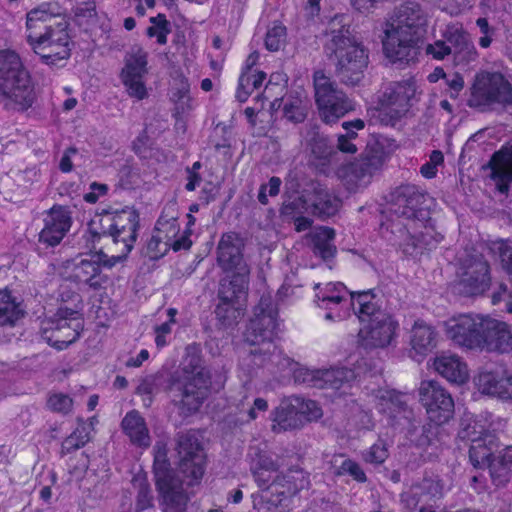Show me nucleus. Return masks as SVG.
Instances as JSON below:
<instances>
[{"label":"nucleus","instance_id":"18","mask_svg":"<svg viewBox=\"0 0 512 512\" xmlns=\"http://www.w3.org/2000/svg\"><path fill=\"white\" fill-rule=\"evenodd\" d=\"M385 151L381 144H368L360 157L346 167L345 178L352 188L366 187L383 165Z\"/></svg>","mask_w":512,"mask_h":512},{"label":"nucleus","instance_id":"31","mask_svg":"<svg viewBox=\"0 0 512 512\" xmlns=\"http://www.w3.org/2000/svg\"><path fill=\"white\" fill-rule=\"evenodd\" d=\"M438 333L433 326L423 320H416L410 331L411 350L416 353L420 361L437 346Z\"/></svg>","mask_w":512,"mask_h":512},{"label":"nucleus","instance_id":"20","mask_svg":"<svg viewBox=\"0 0 512 512\" xmlns=\"http://www.w3.org/2000/svg\"><path fill=\"white\" fill-rule=\"evenodd\" d=\"M147 52L140 46H133L125 56L121 78L129 96L142 100L147 96L143 81L147 73Z\"/></svg>","mask_w":512,"mask_h":512},{"label":"nucleus","instance_id":"46","mask_svg":"<svg viewBox=\"0 0 512 512\" xmlns=\"http://www.w3.org/2000/svg\"><path fill=\"white\" fill-rule=\"evenodd\" d=\"M276 469L277 464L270 456L264 453H257L255 457L252 458L251 471L259 487L266 485L271 480L270 474Z\"/></svg>","mask_w":512,"mask_h":512},{"label":"nucleus","instance_id":"26","mask_svg":"<svg viewBox=\"0 0 512 512\" xmlns=\"http://www.w3.org/2000/svg\"><path fill=\"white\" fill-rule=\"evenodd\" d=\"M43 221L44 227L39 233V242L47 247L58 245L71 226L70 214L62 206H53Z\"/></svg>","mask_w":512,"mask_h":512},{"label":"nucleus","instance_id":"48","mask_svg":"<svg viewBox=\"0 0 512 512\" xmlns=\"http://www.w3.org/2000/svg\"><path fill=\"white\" fill-rule=\"evenodd\" d=\"M292 401L296 404L300 419H302L304 423L316 421L323 415L321 407L314 400L292 396Z\"/></svg>","mask_w":512,"mask_h":512},{"label":"nucleus","instance_id":"28","mask_svg":"<svg viewBox=\"0 0 512 512\" xmlns=\"http://www.w3.org/2000/svg\"><path fill=\"white\" fill-rule=\"evenodd\" d=\"M379 301L375 289H368L351 292L348 305L352 307L354 314L361 322H370L372 318H377L378 314H388L381 309Z\"/></svg>","mask_w":512,"mask_h":512},{"label":"nucleus","instance_id":"34","mask_svg":"<svg viewBox=\"0 0 512 512\" xmlns=\"http://www.w3.org/2000/svg\"><path fill=\"white\" fill-rule=\"evenodd\" d=\"M435 370L449 382L463 384L468 379V369L465 362L455 354L443 353L434 359Z\"/></svg>","mask_w":512,"mask_h":512},{"label":"nucleus","instance_id":"40","mask_svg":"<svg viewBox=\"0 0 512 512\" xmlns=\"http://www.w3.org/2000/svg\"><path fill=\"white\" fill-rule=\"evenodd\" d=\"M266 78V73L245 68L239 77V83L236 91V98L239 102H245L253 91L259 89Z\"/></svg>","mask_w":512,"mask_h":512},{"label":"nucleus","instance_id":"51","mask_svg":"<svg viewBox=\"0 0 512 512\" xmlns=\"http://www.w3.org/2000/svg\"><path fill=\"white\" fill-rule=\"evenodd\" d=\"M172 376H208L202 366V359L197 353H188L182 362L181 368Z\"/></svg>","mask_w":512,"mask_h":512},{"label":"nucleus","instance_id":"36","mask_svg":"<svg viewBox=\"0 0 512 512\" xmlns=\"http://www.w3.org/2000/svg\"><path fill=\"white\" fill-rule=\"evenodd\" d=\"M270 484H278L279 492L282 491L292 499L299 491L309 487L310 479L309 474L303 469L292 467L275 476Z\"/></svg>","mask_w":512,"mask_h":512},{"label":"nucleus","instance_id":"39","mask_svg":"<svg viewBox=\"0 0 512 512\" xmlns=\"http://www.w3.org/2000/svg\"><path fill=\"white\" fill-rule=\"evenodd\" d=\"M497 445L494 436L484 435L478 439H474L469 448V459L475 468L485 467L490 460L495 457V448Z\"/></svg>","mask_w":512,"mask_h":512},{"label":"nucleus","instance_id":"55","mask_svg":"<svg viewBox=\"0 0 512 512\" xmlns=\"http://www.w3.org/2000/svg\"><path fill=\"white\" fill-rule=\"evenodd\" d=\"M307 211V202L301 196H296L293 199L285 200L280 209L282 218L292 220L295 217L302 215Z\"/></svg>","mask_w":512,"mask_h":512},{"label":"nucleus","instance_id":"64","mask_svg":"<svg viewBox=\"0 0 512 512\" xmlns=\"http://www.w3.org/2000/svg\"><path fill=\"white\" fill-rule=\"evenodd\" d=\"M156 390V378L153 375L145 377L136 389V393L144 396L143 402L146 407H149L153 401V394Z\"/></svg>","mask_w":512,"mask_h":512},{"label":"nucleus","instance_id":"35","mask_svg":"<svg viewBox=\"0 0 512 512\" xmlns=\"http://www.w3.org/2000/svg\"><path fill=\"white\" fill-rule=\"evenodd\" d=\"M101 268L99 261L96 260L94 254L90 258H82L73 264L69 278L76 282L88 285L90 288L97 290L101 288L103 280L100 278Z\"/></svg>","mask_w":512,"mask_h":512},{"label":"nucleus","instance_id":"45","mask_svg":"<svg viewBox=\"0 0 512 512\" xmlns=\"http://www.w3.org/2000/svg\"><path fill=\"white\" fill-rule=\"evenodd\" d=\"M92 426V420L89 423L80 421L76 429L62 442L61 453L69 454L85 446L90 440Z\"/></svg>","mask_w":512,"mask_h":512},{"label":"nucleus","instance_id":"15","mask_svg":"<svg viewBox=\"0 0 512 512\" xmlns=\"http://www.w3.org/2000/svg\"><path fill=\"white\" fill-rule=\"evenodd\" d=\"M419 399L432 423L445 424L454 415V400L438 381H422L419 387Z\"/></svg>","mask_w":512,"mask_h":512},{"label":"nucleus","instance_id":"53","mask_svg":"<svg viewBox=\"0 0 512 512\" xmlns=\"http://www.w3.org/2000/svg\"><path fill=\"white\" fill-rule=\"evenodd\" d=\"M154 462H153V473L154 476H160V482L162 483L164 478L163 474L172 471L170 468V462L167 457V447L164 443L157 442L154 446Z\"/></svg>","mask_w":512,"mask_h":512},{"label":"nucleus","instance_id":"12","mask_svg":"<svg viewBox=\"0 0 512 512\" xmlns=\"http://www.w3.org/2000/svg\"><path fill=\"white\" fill-rule=\"evenodd\" d=\"M315 102L320 119L326 124H334L347 113L355 109L353 101L338 88L335 81L324 71L313 74Z\"/></svg>","mask_w":512,"mask_h":512},{"label":"nucleus","instance_id":"32","mask_svg":"<svg viewBox=\"0 0 512 512\" xmlns=\"http://www.w3.org/2000/svg\"><path fill=\"white\" fill-rule=\"evenodd\" d=\"M61 18H67V16L57 2H44L27 13L26 28L28 33L31 30L39 31L43 26L58 23Z\"/></svg>","mask_w":512,"mask_h":512},{"label":"nucleus","instance_id":"24","mask_svg":"<svg viewBox=\"0 0 512 512\" xmlns=\"http://www.w3.org/2000/svg\"><path fill=\"white\" fill-rule=\"evenodd\" d=\"M442 37L447 41L450 55L456 64H467L477 58V50L461 23L446 25Z\"/></svg>","mask_w":512,"mask_h":512},{"label":"nucleus","instance_id":"16","mask_svg":"<svg viewBox=\"0 0 512 512\" xmlns=\"http://www.w3.org/2000/svg\"><path fill=\"white\" fill-rule=\"evenodd\" d=\"M486 317L473 314L454 316L445 322L446 335L455 344L468 349H481L484 343Z\"/></svg>","mask_w":512,"mask_h":512},{"label":"nucleus","instance_id":"25","mask_svg":"<svg viewBox=\"0 0 512 512\" xmlns=\"http://www.w3.org/2000/svg\"><path fill=\"white\" fill-rule=\"evenodd\" d=\"M414 92L413 86L408 82L391 83L380 100L385 115L391 121L400 119L409 110Z\"/></svg>","mask_w":512,"mask_h":512},{"label":"nucleus","instance_id":"41","mask_svg":"<svg viewBox=\"0 0 512 512\" xmlns=\"http://www.w3.org/2000/svg\"><path fill=\"white\" fill-rule=\"evenodd\" d=\"M341 206L338 197L327 190L319 189L315 191V198L312 203L313 214L325 219L334 216Z\"/></svg>","mask_w":512,"mask_h":512},{"label":"nucleus","instance_id":"54","mask_svg":"<svg viewBox=\"0 0 512 512\" xmlns=\"http://www.w3.org/2000/svg\"><path fill=\"white\" fill-rule=\"evenodd\" d=\"M286 27L282 24L274 23L266 33L265 46L271 52L279 51L286 42Z\"/></svg>","mask_w":512,"mask_h":512},{"label":"nucleus","instance_id":"23","mask_svg":"<svg viewBox=\"0 0 512 512\" xmlns=\"http://www.w3.org/2000/svg\"><path fill=\"white\" fill-rule=\"evenodd\" d=\"M398 322L390 314H378L360 331L362 344L366 348H384L397 336Z\"/></svg>","mask_w":512,"mask_h":512},{"label":"nucleus","instance_id":"47","mask_svg":"<svg viewBox=\"0 0 512 512\" xmlns=\"http://www.w3.org/2000/svg\"><path fill=\"white\" fill-rule=\"evenodd\" d=\"M22 316L18 305L12 300L9 293L0 290V325L14 326Z\"/></svg>","mask_w":512,"mask_h":512},{"label":"nucleus","instance_id":"17","mask_svg":"<svg viewBox=\"0 0 512 512\" xmlns=\"http://www.w3.org/2000/svg\"><path fill=\"white\" fill-rule=\"evenodd\" d=\"M354 378V371L346 367L310 369L304 366H299L293 371V379L296 383L317 389L329 388L338 390Z\"/></svg>","mask_w":512,"mask_h":512},{"label":"nucleus","instance_id":"3","mask_svg":"<svg viewBox=\"0 0 512 512\" xmlns=\"http://www.w3.org/2000/svg\"><path fill=\"white\" fill-rule=\"evenodd\" d=\"M324 52L335 59V75L346 86H356L364 78L368 67V50L359 43L350 25L348 15L337 14L328 23Z\"/></svg>","mask_w":512,"mask_h":512},{"label":"nucleus","instance_id":"52","mask_svg":"<svg viewBox=\"0 0 512 512\" xmlns=\"http://www.w3.org/2000/svg\"><path fill=\"white\" fill-rule=\"evenodd\" d=\"M268 408V403L263 398H256L254 400V404L251 408H249L246 412H240V415L233 416L229 414L228 417H226V424H228L230 427H237L242 425L245 422H248L250 420H254L257 417L256 411H266Z\"/></svg>","mask_w":512,"mask_h":512},{"label":"nucleus","instance_id":"59","mask_svg":"<svg viewBox=\"0 0 512 512\" xmlns=\"http://www.w3.org/2000/svg\"><path fill=\"white\" fill-rule=\"evenodd\" d=\"M47 407L53 412L68 414L72 411L73 400L67 394L54 393L48 397Z\"/></svg>","mask_w":512,"mask_h":512},{"label":"nucleus","instance_id":"19","mask_svg":"<svg viewBox=\"0 0 512 512\" xmlns=\"http://www.w3.org/2000/svg\"><path fill=\"white\" fill-rule=\"evenodd\" d=\"M442 495L443 486L440 480L424 478L402 492L400 500L406 512H435L436 500Z\"/></svg>","mask_w":512,"mask_h":512},{"label":"nucleus","instance_id":"61","mask_svg":"<svg viewBox=\"0 0 512 512\" xmlns=\"http://www.w3.org/2000/svg\"><path fill=\"white\" fill-rule=\"evenodd\" d=\"M284 117L295 124L302 123L307 116V112L304 106L301 105L300 100L294 102L286 101L283 106Z\"/></svg>","mask_w":512,"mask_h":512},{"label":"nucleus","instance_id":"49","mask_svg":"<svg viewBox=\"0 0 512 512\" xmlns=\"http://www.w3.org/2000/svg\"><path fill=\"white\" fill-rule=\"evenodd\" d=\"M489 469V474L492 483L496 487H505L510 480L511 468L509 465L501 461L498 457H493L492 460L486 465Z\"/></svg>","mask_w":512,"mask_h":512},{"label":"nucleus","instance_id":"6","mask_svg":"<svg viewBox=\"0 0 512 512\" xmlns=\"http://www.w3.org/2000/svg\"><path fill=\"white\" fill-rule=\"evenodd\" d=\"M36 100L35 86L19 56L12 51L0 53V104L6 110L25 112Z\"/></svg>","mask_w":512,"mask_h":512},{"label":"nucleus","instance_id":"27","mask_svg":"<svg viewBox=\"0 0 512 512\" xmlns=\"http://www.w3.org/2000/svg\"><path fill=\"white\" fill-rule=\"evenodd\" d=\"M483 337L481 350L501 354L512 351V332L505 322L486 317Z\"/></svg>","mask_w":512,"mask_h":512},{"label":"nucleus","instance_id":"10","mask_svg":"<svg viewBox=\"0 0 512 512\" xmlns=\"http://www.w3.org/2000/svg\"><path fill=\"white\" fill-rule=\"evenodd\" d=\"M69 25L68 18H61L58 23H51L43 26L42 30H31L27 33L28 44L43 64L57 66L71 56Z\"/></svg>","mask_w":512,"mask_h":512},{"label":"nucleus","instance_id":"14","mask_svg":"<svg viewBox=\"0 0 512 512\" xmlns=\"http://www.w3.org/2000/svg\"><path fill=\"white\" fill-rule=\"evenodd\" d=\"M209 376H172L170 391L185 415L197 412L207 397Z\"/></svg>","mask_w":512,"mask_h":512},{"label":"nucleus","instance_id":"57","mask_svg":"<svg viewBox=\"0 0 512 512\" xmlns=\"http://www.w3.org/2000/svg\"><path fill=\"white\" fill-rule=\"evenodd\" d=\"M333 473L336 476L350 475L354 480L361 483L367 480L366 474L360 465L351 459H345L340 466L335 468Z\"/></svg>","mask_w":512,"mask_h":512},{"label":"nucleus","instance_id":"5","mask_svg":"<svg viewBox=\"0 0 512 512\" xmlns=\"http://www.w3.org/2000/svg\"><path fill=\"white\" fill-rule=\"evenodd\" d=\"M99 231L91 230L93 241L102 238L111 240L120 245V254L108 256L103 251L94 254L99 261V267L112 268L124 261L134 247L139 228V214L136 210L126 207L120 211L107 212L101 215Z\"/></svg>","mask_w":512,"mask_h":512},{"label":"nucleus","instance_id":"38","mask_svg":"<svg viewBox=\"0 0 512 512\" xmlns=\"http://www.w3.org/2000/svg\"><path fill=\"white\" fill-rule=\"evenodd\" d=\"M122 428L131 442L140 447L150 445V436L144 418L138 411H131L122 420Z\"/></svg>","mask_w":512,"mask_h":512},{"label":"nucleus","instance_id":"37","mask_svg":"<svg viewBox=\"0 0 512 512\" xmlns=\"http://www.w3.org/2000/svg\"><path fill=\"white\" fill-rule=\"evenodd\" d=\"M305 139L311 153L320 160L331 161L336 155L334 144L330 139L320 132V127L316 123L306 125Z\"/></svg>","mask_w":512,"mask_h":512},{"label":"nucleus","instance_id":"7","mask_svg":"<svg viewBox=\"0 0 512 512\" xmlns=\"http://www.w3.org/2000/svg\"><path fill=\"white\" fill-rule=\"evenodd\" d=\"M69 299L70 306L61 305L55 317L43 320L40 327L42 339L59 351L73 344L83 330V322L80 318L81 296L78 293H72Z\"/></svg>","mask_w":512,"mask_h":512},{"label":"nucleus","instance_id":"44","mask_svg":"<svg viewBox=\"0 0 512 512\" xmlns=\"http://www.w3.org/2000/svg\"><path fill=\"white\" fill-rule=\"evenodd\" d=\"M132 487L136 492L135 504L137 511L153 507L154 495L146 473H137L132 478Z\"/></svg>","mask_w":512,"mask_h":512},{"label":"nucleus","instance_id":"2","mask_svg":"<svg viewBox=\"0 0 512 512\" xmlns=\"http://www.w3.org/2000/svg\"><path fill=\"white\" fill-rule=\"evenodd\" d=\"M427 22V13L416 2L407 1L396 7L384 30L382 43L386 57L401 65L415 62Z\"/></svg>","mask_w":512,"mask_h":512},{"label":"nucleus","instance_id":"43","mask_svg":"<svg viewBox=\"0 0 512 512\" xmlns=\"http://www.w3.org/2000/svg\"><path fill=\"white\" fill-rule=\"evenodd\" d=\"M343 293H351L347 290L343 283H327L324 290L317 292L315 297L319 307L324 309H332V306H337L342 302H347Z\"/></svg>","mask_w":512,"mask_h":512},{"label":"nucleus","instance_id":"8","mask_svg":"<svg viewBox=\"0 0 512 512\" xmlns=\"http://www.w3.org/2000/svg\"><path fill=\"white\" fill-rule=\"evenodd\" d=\"M467 106L481 113L512 109V84L500 72L476 74Z\"/></svg>","mask_w":512,"mask_h":512},{"label":"nucleus","instance_id":"62","mask_svg":"<svg viewBox=\"0 0 512 512\" xmlns=\"http://www.w3.org/2000/svg\"><path fill=\"white\" fill-rule=\"evenodd\" d=\"M155 232L161 233L167 241H172L179 232L177 219L175 217L167 219L161 215L156 222Z\"/></svg>","mask_w":512,"mask_h":512},{"label":"nucleus","instance_id":"30","mask_svg":"<svg viewBox=\"0 0 512 512\" xmlns=\"http://www.w3.org/2000/svg\"><path fill=\"white\" fill-rule=\"evenodd\" d=\"M491 178L495 181L497 190L507 194L512 183V149L506 148L495 152L490 161Z\"/></svg>","mask_w":512,"mask_h":512},{"label":"nucleus","instance_id":"60","mask_svg":"<svg viewBox=\"0 0 512 512\" xmlns=\"http://www.w3.org/2000/svg\"><path fill=\"white\" fill-rule=\"evenodd\" d=\"M400 247L407 256L417 257L424 253L418 234H412L408 228H406L404 238L400 242Z\"/></svg>","mask_w":512,"mask_h":512},{"label":"nucleus","instance_id":"29","mask_svg":"<svg viewBox=\"0 0 512 512\" xmlns=\"http://www.w3.org/2000/svg\"><path fill=\"white\" fill-rule=\"evenodd\" d=\"M278 484H269L261 492L253 494V507L257 512H290L291 499L279 492Z\"/></svg>","mask_w":512,"mask_h":512},{"label":"nucleus","instance_id":"11","mask_svg":"<svg viewBox=\"0 0 512 512\" xmlns=\"http://www.w3.org/2000/svg\"><path fill=\"white\" fill-rule=\"evenodd\" d=\"M490 264L475 249L465 250L457 261L455 289L466 297L483 295L491 286Z\"/></svg>","mask_w":512,"mask_h":512},{"label":"nucleus","instance_id":"33","mask_svg":"<svg viewBox=\"0 0 512 512\" xmlns=\"http://www.w3.org/2000/svg\"><path fill=\"white\" fill-rule=\"evenodd\" d=\"M272 420V430L276 433L296 430L304 426V421L300 419L298 408L292 401V396L280 402L279 406L273 411Z\"/></svg>","mask_w":512,"mask_h":512},{"label":"nucleus","instance_id":"63","mask_svg":"<svg viewBox=\"0 0 512 512\" xmlns=\"http://www.w3.org/2000/svg\"><path fill=\"white\" fill-rule=\"evenodd\" d=\"M387 457L388 450L385 443L381 440L373 444L364 454L366 462L376 465L382 464Z\"/></svg>","mask_w":512,"mask_h":512},{"label":"nucleus","instance_id":"56","mask_svg":"<svg viewBox=\"0 0 512 512\" xmlns=\"http://www.w3.org/2000/svg\"><path fill=\"white\" fill-rule=\"evenodd\" d=\"M170 248V242L161 233L155 232L147 244V254L150 259L163 257Z\"/></svg>","mask_w":512,"mask_h":512},{"label":"nucleus","instance_id":"42","mask_svg":"<svg viewBox=\"0 0 512 512\" xmlns=\"http://www.w3.org/2000/svg\"><path fill=\"white\" fill-rule=\"evenodd\" d=\"M335 231L329 227H323L313 236V253L321 257L324 261L334 258L336 246L333 244Z\"/></svg>","mask_w":512,"mask_h":512},{"label":"nucleus","instance_id":"22","mask_svg":"<svg viewBox=\"0 0 512 512\" xmlns=\"http://www.w3.org/2000/svg\"><path fill=\"white\" fill-rule=\"evenodd\" d=\"M375 397L378 401V409L389 416L391 425L407 429L409 434L416 430L417 425L413 420V411L408 408L402 394L395 390L380 389Z\"/></svg>","mask_w":512,"mask_h":512},{"label":"nucleus","instance_id":"58","mask_svg":"<svg viewBox=\"0 0 512 512\" xmlns=\"http://www.w3.org/2000/svg\"><path fill=\"white\" fill-rule=\"evenodd\" d=\"M421 225L423 226V230L418 234L421 247L424 252L431 251L442 241L443 236L441 233L437 232L433 226L426 225V223Z\"/></svg>","mask_w":512,"mask_h":512},{"label":"nucleus","instance_id":"4","mask_svg":"<svg viewBox=\"0 0 512 512\" xmlns=\"http://www.w3.org/2000/svg\"><path fill=\"white\" fill-rule=\"evenodd\" d=\"M244 242L236 234H226V329L246 313L250 269L243 259Z\"/></svg>","mask_w":512,"mask_h":512},{"label":"nucleus","instance_id":"9","mask_svg":"<svg viewBox=\"0 0 512 512\" xmlns=\"http://www.w3.org/2000/svg\"><path fill=\"white\" fill-rule=\"evenodd\" d=\"M278 310L271 296L263 295L254 309V316L250 320L243 336L244 341L256 348L250 350V354L256 356L272 355L276 346L274 339L277 334Z\"/></svg>","mask_w":512,"mask_h":512},{"label":"nucleus","instance_id":"13","mask_svg":"<svg viewBox=\"0 0 512 512\" xmlns=\"http://www.w3.org/2000/svg\"><path fill=\"white\" fill-rule=\"evenodd\" d=\"M431 197L414 184H403L389 194L388 209L391 215L414 223L430 220Z\"/></svg>","mask_w":512,"mask_h":512},{"label":"nucleus","instance_id":"50","mask_svg":"<svg viewBox=\"0 0 512 512\" xmlns=\"http://www.w3.org/2000/svg\"><path fill=\"white\" fill-rule=\"evenodd\" d=\"M151 26L147 28V35L149 37H156L157 43L165 45L167 43V35L171 33V24L166 19L164 14H158L150 18Z\"/></svg>","mask_w":512,"mask_h":512},{"label":"nucleus","instance_id":"1","mask_svg":"<svg viewBox=\"0 0 512 512\" xmlns=\"http://www.w3.org/2000/svg\"><path fill=\"white\" fill-rule=\"evenodd\" d=\"M178 453L180 456L178 472L172 470L160 476H154L160 501L173 512H184L190 498L187 487L199 484L204 474L205 456L197 435L194 432L178 436Z\"/></svg>","mask_w":512,"mask_h":512},{"label":"nucleus","instance_id":"21","mask_svg":"<svg viewBox=\"0 0 512 512\" xmlns=\"http://www.w3.org/2000/svg\"><path fill=\"white\" fill-rule=\"evenodd\" d=\"M480 393L512 402V372L503 365L485 367L474 379Z\"/></svg>","mask_w":512,"mask_h":512}]
</instances>
